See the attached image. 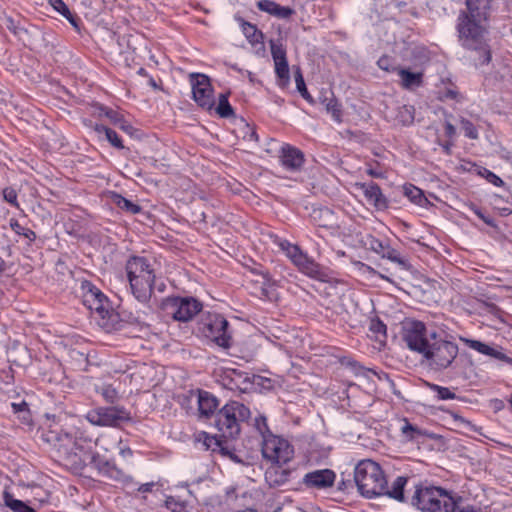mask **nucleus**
I'll list each match as a JSON object with an SVG mask.
<instances>
[{
	"label": "nucleus",
	"mask_w": 512,
	"mask_h": 512,
	"mask_svg": "<svg viewBox=\"0 0 512 512\" xmlns=\"http://www.w3.org/2000/svg\"><path fill=\"white\" fill-rule=\"evenodd\" d=\"M116 126H118L121 130L126 132L127 134H133L134 128L131 124H129L124 117L122 118V121L118 123Z\"/></svg>",
	"instance_id": "obj_62"
},
{
	"label": "nucleus",
	"mask_w": 512,
	"mask_h": 512,
	"mask_svg": "<svg viewBox=\"0 0 512 512\" xmlns=\"http://www.w3.org/2000/svg\"><path fill=\"white\" fill-rule=\"evenodd\" d=\"M323 103H325L326 111L332 115V118L337 123H341L342 122V110H341V105L339 104L337 99L334 97L325 98Z\"/></svg>",
	"instance_id": "obj_33"
},
{
	"label": "nucleus",
	"mask_w": 512,
	"mask_h": 512,
	"mask_svg": "<svg viewBox=\"0 0 512 512\" xmlns=\"http://www.w3.org/2000/svg\"><path fill=\"white\" fill-rule=\"evenodd\" d=\"M294 76H295L297 90L299 91L301 96L309 103H313L314 102L313 97L311 96V94L308 92V90L306 88V84H305L303 75L299 68L295 71Z\"/></svg>",
	"instance_id": "obj_38"
},
{
	"label": "nucleus",
	"mask_w": 512,
	"mask_h": 512,
	"mask_svg": "<svg viewBox=\"0 0 512 512\" xmlns=\"http://www.w3.org/2000/svg\"><path fill=\"white\" fill-rule=\"evenodd\" d=\"M46 417L47 422L42 427L41 439L51 446L56 458L65 466L74 471H80L85 467L86 461L90 460L92 466L109 479L116 481L130 479L114 462L99 454L88 453L84 445L81 444V438L64 432L55 422L54 415H46Z\"/></svg>",
	"instance_id": "obj_1"
},
{
	"label": "nucleus",
	"mask_w": 512,
	"mask_h": 512,
	"mask_svg": "<svg viewBox=\"0 0 512 512\" xmlns=\"http://www.w3.org/2000/svg\"><path fill=\"white\" fill-rule=\"evenodd\" d=\"M10 227L16 234L24 236L30 242L36 239L35 232L29 228L23 227L16 219L10 220Z\"/></svg>",
	"instance_id": "obj_40"
},
{
	"label": "nucleus",
	"mask_w": 512,
	"mask_h": 512,
	"mask_svg": "<svg viewBox=\"0 0 512 512\" xmlns=\"http://www.w3.org/2000/svg\"><path fill=\"white\" fill-rule=\"evenodd\" d=\"M294 265L301 273L315 280L327 282L330 279L329 270L315 262L306 253Z\"/></svg>",
	"instance_id": "obj_14"
},
{
	"label": "nucleus",
	"mask_w": 512,
	"mask_h": 512,
	"mask_svg": "<svg viewBox=\"0 0 512 512\" xmlns=\"http://www.w3.org/2000/svg\"><path fill=\"white\" fill-rule=\"evenodd\" d=\"M336 474L331 469L315 470L307 473L303 478V483L308 488L327 489L334 485Z\"/></svg>",
	"instance_id": "obj_15"
},
{
	"label": "nucleus",
	"mask_w": 512,
	"mask_h": 512,
	"mask_svg": "<svg viewBox=\"0 0 512 512\" xmlns=\"http://www.w3.org/2000/svg\"><path fill=\"white\" fill-rule=\"evenodd\" d=\"M52 7L64 16L73 26L77 27V18L62 0H49Z\"/></svg>",
	"instance_id": "obj_34"
},
{
	"label": "nucleus",
	"mask_w": 512,
	"mask_h": 512,
	"mask_svg": "<svg viewBox=\"0 0 512 512\" xmlns=\"http://www.w3.org/2000/svg\"><path fill=\"white\" fill-rule=\"evenodd\" d=\"M101 113H103L114 125H117L122 121L123 115L120 114L118 111L113 110L111 108H101Z\"/></svg>",
	"instance_id": "obj_54"
},
{
	"label": "nucleus",
	"mask_w": 512,
	"mask_h": 512,
	"mask_svg": "<svg viewBox=\"0 0 512 512\" xmlns=\"http://www.w3.org/2000/svg\"><path fill=\"white\" fill-rule=\"evenodd\" d=\"M386 247H387V245H384L378 239L372 238L370 240V248H371V250H373L374 252H376L377 254H379L381 256H382L383 252L385 251Z\"/></svg>",
	"instance_id": "obj_60"
},
{
	"label": "nucleus",
	"mask_w": 512,
	"mask_h": 512,
	"mask_svg": "<svg viewBox=\"0 0 512 512\" xmlns=\"http://www.w3.org/2000/svg\"><path fill=\"white\" fill-rule=\"evenodd\" d=\"M491 0H466L468 15L474 20H486L490 10Z\"/></svg>",
	"instance_id": "obj_21"
},
{
	"label": "nucleus",
	"mask_w": 512,
	"mask_h": 512,
	"mask_svg": "<svg viewBox=\"0 0 512 512\" xmlns=\"http://www.w3.org/2000/svg\"><path fill=\"white\" fill-rule=\"evenodd\" d=\"M6 28L11 31L14 35L21 37L23 33H26V29L20 26L19 21H16L11 16L5 17Z\"/></svg>",
	"instance_id": "obj_48"
},
{
	"label": "nucleus",
	"mask_w": 512,
	"mask_h": 512,
	"mask_svg": "<svg viewBox=\"0 0 512 512\" xmlns=\"http://www.w3.org/2000/svg\"><path fill=\"white\" fill-rule=\"evenodd\" d=\"M11 407L13 413L16 415L17 419L22 425L27 427H31L33 425L32 414L26 401L23 400L19 403L12 402Z\"/></svg>",
	"instance_id": "obj_24"
},
{
	"label": "nucleus",
	"mask_w": 512,
	"mask_h": 512,
	"mask_svg": "<svg viewBox=\"0 0 512 512\" xmlns=\"http://www.w3.org/2000/svg\"><path fill=\"white\" fill-rule=\"evenodd\" d=\"M408 478L404 476H398L394 482L392 483L391 488L386 484L385 491L382 495H386L392 499H395L399 502H404V488L407 484Z\"/></svg>",
	"instance_id": "obj_23"
},
{
	"label": "nucleus",
	"mask_w": 512,
	"mask_h": 512,
	"mask_svg": "<svg viewBox=\"0 0 512 512\" xmlns=\"http://www.w3.org/2000/svg\"><path fill=\"white\" fill-rule=\"evenodd\" d=\"M310 217L313 223L319 227L328 229L338 227L335 214L328 207L314 208Z\"/></svg>",
	"instance_id": "obj_19"
},
{
	"label": "nucleus",
	"mask_w": 512,
	"mask_h": 512,
	"mask_svg": "<svg viewBox=\"0 0 512 512\" xmlns=\"http://www.w3.org/2000/svg\"><path fill=\"white\" fill-rule=\"evenodd\" d=\"M126 273L134 297L146 303L153 293L155 273L145 257L132 256L126 262Z\"/></svg>",
	"instance_id": "obj_5"
},
{
	"label": "nucleus",
	"mask_w": 512,
	"mask_h": 512,
	"mask_svg": "<svg viewBox=\"0 0 512 512\" xmlns=\"http://www.w3.org/2000/svg\"><path fill=\"white\" fill-rule=\"evenodd\" d=\"M467 344H468V347L481 353V354H484L486 355L487 351L488 350V346L487 344L481 342V341H478V340H467Z\"/></svg>",
	"instance_id": "obj_58"
},
{
	"label": "nucleus",
	"mask_w": 512,
	"mask_h": 512,
	"mask_svg": "<svg viewBox=\"0 0 512 512\" xmlns=\"http://www.w3.org/2000/svg\"><path fill=\"white\" fill-rule=\"evenodd\" d=\"M254 427L261 435L262 440H264V437L268 435V433H271L267 424V419L264 416H259L255 418Z\"/></svg>",
	"instance_id": "obj_50"
},
{
	"label": "nucleus",
	"mask_w": 512,
	"mask_h": 512,
	"mask_svg": "<svg viewBox=\"0 0 512 512\" xmlns=\"http://www.w3.org/2000/svg\"><path fill=\"white\" fill-rule=\"evenodd\" d=\"M382 258H385V259H388L394 263H397L398 265H401L403 267L406 266V260H404L399 252L394 249V248H391L390 246H387L385 251L383 252Z\"/></svg>",
	"instance_id": "obj_45"
},
{
	"label": "nucleus",
	"mask_w": 512,
	"mask_h": 512,
	"mask_svg": "<svg viewBox=\"0 0 512 512\" xmlns=\"http://www.w3.org/2000/svg\"><path fill=\"white\" fill-rule=\"evenodd\" d=\"M14 383V376L11 369L2 370L0 372V390L4 393H10L12 391L11 386Z\"/></svg>",
	"instance_id": "obj_41"
},
{
	"label": "nucleus",
	"mask_w": 512,
	"mask_h": 512,
	"mask_svg": "<svg viewBox=\"0 0 512 512\" xmlns=\"http://www.w3.org/2000/svg\"><path fill=\"white\" fill-rule=\"evenodd\" d=\"M81 291L83 304L86 307L91 306V303L104 295L99 288L89 281H83L81 283Z\"/></svg>",
	"instance_id": "obj_26"
},
{
	"label": "nucleus",
	"mask_w": 512,
	"mask_h": 512,
	"mask_svg": "<svg viewBox=\"0 0 512 512\" xmlns=\"http://www.w3.org/2000/svg\"><path fill=\"white\" fill-rule=\"evenodd\" d=\"M154 486H155L154 482L144 483V484L139 486L138 491L142 492V493H148V492H151L153 490Z\"/></svg>",
	"instance_id": "obj_63"
},
{
	"label": "nucleus",
	"mask_w": 512,
	"mask_h": 512,
	"mask_svg": "<svg viewBox=\"0 0 512 512\" xmlns=\"http://www.w3.org/2000/svg\"><path fill=\"white\" fill-rule=\"evenodd\" d=\"M4 501L5 505L9 507L13 512H36L23 501L14 499L13 496L6 491L4 492Z\"/></svg>",
	"instance_id": "obj_32"
},
{
	"label": "nucleus",
	"mask_w": 512,
	"mask_h": 512,
	"mask_svg": "<svg viewBox=\"0 0 512 512\" xmlns=\"http://www.w3.org/2000/svg\"><path fill=\"white\" fill-rule=\"evenodd\" d=\"M488 350L486 355L487 356H491L495 359H498V360H501V361H504L506 363H512V358L508 357L507 355H505L504 353H502L501 351L491 347V346H488Z\"/></svg>",
	"instance_id": "obj_57"
},
{
	"label": "nucleus",
	"mask_w": 512,
	"mask_h": 512,
	"mask_svg": "<svg viewBox=\"0 0 512 512\" xmlns=\"http://www.w3.org/2000/svg\"><path fill=\"white\" fill-rule=\"evenodd\" d=\"M290 474V470L283 469L281 466H275L266 471L265 478L270 486H280L289 480Z\"/></svg>",
	"instance_id": "obj_22"
},
{
	"label": "nucleus",
	"mask_w": 512,
	"mask_h": 512,
	"mask_svg": "<svg viewBox=\"0 0 512 512\" xmlns=\"http://www.w3.org/2000/svg\"><path fill=\"white\" fill-rule=\"evenodd\" d=\"M429 388L436 393L438 400H452L456 398V394L447 387L437 384H428Z\"/></svg>",
	"instance_id": "obj_42"
},
{
	"label": "nucleus",
	"mask_w": 512,
	"mask_h": 512,
	"mask_svg": "<svg viewBox=\"0 0 512 512\" xmlns=\"http://www.w3.org/2000/svg\"><path fill=\"white\" fill-rule=\"evenodd\" d=\"M86 419L96 426L117 427L131 420L130 412L122 406L98 407L86 414Z\"/></svg>",
	"instance_id": "obj_9"
},
{
	"label": "nucleus",
	"mask_w": 512,
	"mask_h": 512,
	"mask_svg": "<svg viewBox=\"0 0 512 512\" xmlns=\"http://www.w3.org/2000/svg\"><path fill=\"white\" fill-rule=\"evenodd\" d=\"M194 101L203 109L210 110L215 105L213 88L208 76L199 73L190 75Z\"/></svg>",
	"instance_id": "obj_11"
},
{
	"label": "nucleus",
	"mask_w": 512,
	"mask_h": 512,
	"mask_svg": "<svg viewBox=\"0 0 512 512\" xmlns=\"http://www.w3.org/2000/svg\"><path fill=\"white\" fill-rule=\"evenodd\" d=\"M2 194L6 202H8L9 204L16 208H19V203L17 201V192L14 188L6 187L3 189Z\"/></svg>",
	"instance_id": "obj_53"
},
{
	"label": "nucleus",
	"mask_w": 512,
	"mask_h": 512,
	"mask_svg": "<svg viewBox=\"0 0 512 512\" xmlns=\"http://www.w3.org/2000/svg\"><path fill=\"white\" fill-rule=\"evenodd\" d=\"M240 25L243 34L251 45L263 43V33L257 28L256 25L247 22L244 19H240Z\"/></svg>",
	"instance_id": "obj_25"
},
{
	"label": "nucleus",
	"mask_w": 512,
	"mask_h": 512,
	"mask_svg": "<svg viewBox=\"0 0 512 512\" xmlns=\"http://www.w3.org/2000/svg\"><path fill=\"white\" fill-rule=\"evenodd\" d=\"M403 339L408 348L422 355L433 371H443L453 364L459 348L452 341L443 339L435 330L417 320L407 321L403 326Z\"/></svg>",
	"instance_id": "obj_3"
},
{
	"label": "nucleus",
	"mask_w": 512,
	"mask_h": 512,
	"mask_svg": "<svg viewBox=\"0 0 512 512\" xmlns=\"http://www.w3.org/2000/svg\"><path fill=\"white\" fill-rule=\"evenodd\" d=\"M400 77V85L403 89L413 90L423 85V72H412L406 68H399L397 71Z\"/></svg>",
	"instance_id": "obj_20"
},
{
	"label": "nucleus",
	"mask_w": 512,
	"mask_h": 512,
	"mask_svg": "<svg viewBox=\"0 0 512 512\" xmlns=\"http://www.w3.org/2000/svg\"><path fill=\"white\" fill-rule=\"evenodd\" d=\"M411 505L421 512H453L456 500L441 487L419 484L415 486Z\"/></svg>",
	"instance_id": "obj_6"
},
{
	"label": "nucleus",
	"mask_w": 512,
	"mask_h": 512,
	"mask_svg": "<svg viewBox=\"0 0 512 512\" xmlns=\"http://www.w3.org/2000/svg\"><path fill=\"white\" fill-rule=\"evenodd\" d=\"M482 20H474V18L461 13L458 17L457 30L461 45L477 53L475 58L477 65H486L491 61V50L485 39V28L480 24Z\"/></svg>",
	"instance_id": "obj_4"
},
{
	"label": "nucleus",
	"mask_w": 512,
	"mask_h": 512,
	"mask_svg": "<svg viewBox=\"0 0 512 512\" xmlns=\"http://www.w3.org/2000/svg\"><path fill=\"white\" fill-rule=\"evenodd\" d=\"M216 112L223 118H228L234 115L233 108L230 105L226 94H220Z\"/></svg>",
	"instance_id": "obj_37"
},
{
	"label": "nucleus",
	"mask_w": 512,
	"mask_h": 512,
	"mask_svg": "<svg viewBox=\"0 0 512 512\" xmlns=\"http://www.w3.org/2000/svg\"><path fill=\"white\" fill-rule=\"evenodd\" d=\"M271 55L274 63L277 61L287 60L286 49L281 43L270 41Z\"/></svg>",
	"instance_id": "obj_44"
},
{
	"label": "nucleus",
	"mask_w": 512,
	"mask_h": 512,
	"mask_svg": "<svg viewBox=\"0 0 512 512\" xmlns=\"http://www.w3.org/2000/svg\"><path fill=\"white\" fill-rule=\"evenodd\" d=\"M363 192L367 202L378 210H384L388 207V200L383 195L381 188L375 182L356 184Z\"/></svg>",
	"instance_id": "obj_17"
},
{
	"label": "nucleus",
	"mask_w": 512,
	"mask_h": 512,
	"mask_svg": "<svg viewBox=\"0 0 512 512\" xmlns=\"http://www.w3.org/2000/svg\"><path fill=\"white\" fill-rule=\"evenodd\" d=\"M257 7L260 11L266 12L273 16L277 7V3L272 0H260L257 2Z\"/></svg>",
	"instance_id": "obj_55"
},
{
	"label": "nucleus",
	"mask_w": 512,
	"mask_h": 512,
	"mask_svg": "<svg viewBox=\"0 0 512 512\" xmlns=\"http://www.w3.org/2000/svg\"><path fill=\"white\" fill-rule=\"evenodd\" d=\"M100 393L103 396V398L109 403H114L118 398V393L116 389L113 388L111 385H104L103 387H101Z\"/></svg>",
	"instance_id": "obj_52"
},
{
	"label": "nucleus",
	"mask_w": 512,
	"mask_h": 512,
	"mask_svg": "<svg viewBox=\"0 0 512 512\" xmlns=\"http://www.w3.org/2000/svg\"><path fill=\"white\" fill-rule=\"evenodd\" d=\"M478 174L496 187H502L504 185V181L499 176L486 168H480Z\"/></svg>",
	"instance_id": "obj_46"
},
{
	"label": "nucleus",
	"mask_w": 512,
	"mask_h": 512,
	"mask_svg": "<svg viewBox=\"0 0 512 512\" xmlns=\"http://www.w3.org/2000/svg\"><path fill=\"white\" fill-rule=\"evenodd\" d=\"M280 161L289 171H299L305 161L304 154L298 148L286 144L281 148Z\"/></svg>",
	"instance_id": "obj_16"
},
{
	"label": "nucleus",
	"mask_w": 512,
	"mask_h": 512,
	"mask_svg": "<svg viewBox=\"0 0 512 512\" xmlns=\"http://www.w3.org/2000/svg\"><path fill=\"white\" fill-rule=\"evenodd\" d=\"M250 415L249 408L243 403L229 401L214 415L212 424L217 433L211 435L201 431L197 434L196 440L212 454L240 463L242 460L236 453L234 441L241 433L242 423L246 422Z\"/></svg>",
	"instance_id": "obj_2"
},
{
	"label": "nucleus",
	"mask_w": 512,
	"mask_h": 512,
	"mask_svg": "<svg viewBox=\"0 0 512 512\" xmlns=\"http://www.w3.org/2000/svg\"><path fill=\"white\" fill-rule=\"evenodd\" d=\"M87 309L91 311L92 317L97 324L107 331L114 329L118 323L119 316L113 310L105 295L91 303V306H88Z\"/></svg>",
	"instance_id": "obj_12"
},
{
	"label": "nucleus",
	"mask_w": 512,
	"mask_h": 512,
	"mask_svg": "<svg viewBox=\"0 0 512 512\" xmlns=\"http://www.w3.org/2000/svg\"><path fill=\"white\" fill-rule=\"evenodd\" d=\"M281 248L286 252L287 257L295 264L305 254L298 245L289 242L281 243Z\"/></svg>",
	"instance_id": "obj_36"
},
{
	"label": "nucleus",
	"mask_w": 512,
	"mask_h": 512,
	"mask_svg": "<svg viewBox=\"0 0 512 512\" xmlns=\"http://www.w3.org/2000/svg\"><path fill=\"white\" fill-rule=\"evenodd\" d=\"M369 330L374 333L377 337H386V325L379 319H372L370 321Z\"/></svg>",
	"instance_id": "obj_51"
},
{
	"label": "nucleus",
	"mask_w": 512,
	"mask_h": 512,
	"mask_svg": "<svg viewBox=\"0 0 512 512\" xmlns=\"http://www.w3.org/2000/svg\"><path fill=\"white\" fill-rule=\"evenodd\" d=\"M294 14V10L288 6H281L277 4L273 16L279 19H287Z\"/></svg>",
	"instance_id": "obj_56"
},
{
	"label": "nucleus",
	"mask_w": 512,
	"mask_h": 512,
	"mask_svg": "<svg viewBox=\"0 0 512 512\" xmlns=\"http://www.w3.org/2000/svg\"><path fill=\"white\" fill-rule=\"evenodd\" d=\"M228 326V321L224 317L217 315L207 324L206 336L211 338L218 346L229 348L231 336L227 332Z\"/></svg>",
	"instance_id": "obj_13"
},
{
	"label": "nucleus",
	"mask_w": 512,
	"mask_h": 512,
	"mask_svg": "<svg viewBox=\"0 0 512 512\" xmlns=\"http://www.w3.org/2000/svg\"><path fill=\"white\" fill-rule=\"evenodd\" d=\"M352 366L355 369L356 375H361L366 378H370V375L377 376V373L372 369L364 368L357 363H353Z\"/></svg>",
	"instance_id": "obj_59"
},
{
	"label": "nucleus",
	"mask_w": 512,
	"mask_h": 512,
	"mask_svg": "<svg viewBox=\"0 0 512 512\" xmlns=\"http://www.w3.org/2000/svg\"><path fill=\"white\" fill-rule=\"evenodd\" d=\"M223 379L225 381V385L229 386L230 389L240 388L241 383L248 381L247 376L237 369L226 370Z\"/></svg>",
	"instance_id": "obj_30"
},
{
	"label": "nucleus",
	"mask_w": 512,
	"mask_h": 512,
	"mask_svg": "<svg viewBox=\"0 0 512 512\" xmlns=\"http://www.w3.org/2000/svg\"><path fill=\"white\" fill-rule=\"evenodd\" d=\"M165 307L174 320L187 322L201 311L202 304L194 298L174 297L167 299Z\"/></svg>",
	"instance_id": "obj_10"
},
{
	"label": "nucleus",
	"mask_w": 512,
	"mask_h": 512,
	"mask_svg": "<svg viewBox=\"0 0 512 512\" xmlns=\"http://www.w3.org/2000/svg\"><path fill=\"white\" fill-rule=\"evenodd\" d=\"M443 98L455 100V101H460L462 99L460 93L456 89H453V88H447L443 92Z\"/></svg>",
	"instance_id": "obj_61"
},
{
	"label": "nucleus",
	"mask_w": 512,
	"mask_h": 512,
	"mask_svg": "<svg viewBox=\"0 0 512 512\" xmlns=\"http://www.w3.org/2000/svg\"><path fill=\"white\" fill-rule=\"evenodd\" d=\"M110 200L116 207L130 214H137L141 211V207L138 204L126 199L116 192L111 193Z\"/></svg>",
	"instance_id": "obj_27"
},
{
	"label": "nucleus",
	"mask_w": 512,
	"mask_h": 512,
	"mask_svg": "<svg viewBox=\"0 0 512 512\" xmlns=\"http://www.w3.org/2000/svg\"><path fill=\"white\" fill-rule=\"evenodd\" d=\"M94 131L101 135H105V139L115 148L117 149H123L124 145L118 134L112 130L111 128L102 125V124H95L94 125Z\"/></svg>",
	"instance_id": "obj_29"
},
{
	"label": "nucleus",
	"mask_w": 512,
	"mask_h": 512,
	"mask_svg": "<svg viewBox=\"0 0 512 512\" xmlns=\"http://www.w3.org/2000/svg\"><path fill=\"white\" fill-rule=\"evenodd\" d=\"M377 65L380 69L387 71V72H397L400 68L396 65L395 60L387 55H383L379 58L377 61Z\"/></svg>",
	"instance_id": "obj_43"
},
{
	"label": "nucleus",
	"mask_w": 512,
	"mask_h": 512,
	"mask_svg": "<svg viewBox=\"0 0 512 512\" xmlns=\"http://www.w3.org/2000/svg\"><path fill=\"white\" fill-rule=\"evenodd\" d=\"M404 194L415 204L421 205L424 201H426V197L424 196L421 189L409 185L404 187Z\"/></svg>",
	"instance_id": "obj_39"
},
{
	"label": "nucleus",
	"mask_w": 512,
	"mask_h": 512,
	"mask_svg": "<svg viewBox=\"0 0 512 512\" xmlns=\"http://www.w3.org/2000/svg\"><path fill=\"white\" fill-rule=\"evenodd\" d=\"M275 64V73L279 79L278 85L286 87L290 82L289 65L287 60L277 61Z\"/></svg>",
	"instance_id": "obj_31"
},
{
	"label": "nucleus",
	"mask_w": 512,
	"mask_h": 512,
	"mask_svg": "<svg viewBox=\"0 0 512 512\" xmlns=\"http://www.w3.org/2000/svg\"><path fill=\"white\" fill-rule=\"evenodd\" d=\"M197 403L199 418L209 419L214 418L216 410L219 406L218 399L210 392L198 390L197 392Z\"/></svg>",
	"instance_id": "obj_18"
},
{
	"label": "nucleus",
	"mask_w": 512,
	"mask_h": 512,
	"mask_svg": "<svg viewBox=\"0 0 512 512\" xmlns=\"http://www.w3.org/2000/svg\"><path fill=\"white\" fill-rule=\"evenodd\" d=\"M471 209L486 224H491V220L486 218L478 207H476L475 205H472Z\"/></svg>",
	"instance_id": "obj_64"
},
{
	"label": "nucleus",
	"mask_w": 512,
	"mask_h": 512,
	"mask_svg": "<svg viewBox=\"0 0 512 512\" xmlns=\"http://www.w3.org/2000/svg\"><path fill=\"white\" fill-rule=\"evenodd\" d=\"M396 120L402 125H409L414 120V109L411 106L403 105L398 108Z\"/></svg>",
	"instance_id": "obj_35"
},
{
	"label": "nucleus",
	"mask_w": 512,
	"mask_h": 512,
	"mask_svg": "<svg viewBox=\"0 0 512 512\" xmlns=\"http://www.w3.org/2000/svg\"><path fill=\"white\" fill-rule=\"evenodd\" d=\"M461 129L463 130L466 137L470 139H477L478 138V131L474 124L465 118H462L461 121Z\"/></svg>",
	"instance_id": "obj_49"
},
{
	"label": "nucleus",
	"mask_w": 512,
	"mask_h": 512,
	"mask_svg": "<svg viewBox=\"0 0 512 512\" xmlns=\"http://www.w3.org/2000/svg\"><path fill=\"white\" fill-rule=\"evenodd\" d=\"M165 506L172 512H184L186 509V503L173 496H168L166 498Z\"/></svg>",
	"instance_id": "obj_47"
},
{
	"label": "nucleus",
	"mask_w": 512,
	"mask_h": 512,
	"mask_svg": "<svg viewBox=\"0 0 512 512\" xmlns=\"http://www.w3.org/2000/svg\"><path fill=\"white\" fill-rule=\"evenodd\" d=\"M261 451L265 459L277 464L287 463L294 453L287 440L272 433H268L262 440Z\"/></svg>",
	"instance_id": "obj_8"
},
{
	"label": "nucleus",
	"mask_w": 512,
	"mask_h": 512,
	"mask_svg": "<svg viewBox=\"0 0 512 512\" xmlns=\"http://www.w3.org/2000/svg\"><path fill=\"white\" fill-rule=\"evenodd\" d=\"M358 491L367 498L382 496L387 479L380 465L370 459L361 460L354 470Z\"/></svg>",
	"instance_id": "obj_7"
},
{
	"label": "nucleus",
	"mask_w": 512,
	"mask_h": 512,
	"mask_svg": "<svg viewBox=\"0 0 512 512\" xmlns=\"http://www.w3.org/2000/svg\"><path fill=\"white\" fill-rule=\"evenodd\" d=\"M403 424L400 427L401 435L406 441H417L419 438L424 437L426 433L418 426L411 424L406 418L402 420Z\"/></svg>",
	"instance_id": "obj_28"
}]
</instances>
